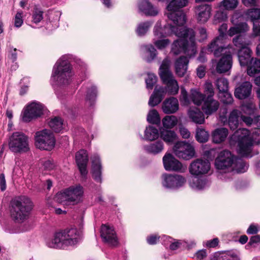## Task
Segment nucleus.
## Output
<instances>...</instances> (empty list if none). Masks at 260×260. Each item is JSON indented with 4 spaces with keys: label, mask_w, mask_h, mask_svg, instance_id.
I'll use <instances>...</instances> for the list:
<instances>
[{
    "label": "nucleus",
    "mask_w": 260,
    "mask_h": 260,
    "mask_svg": "<svg viewBox=\"0 0 260 260\" xmlns=\"http://www.w3.org/2000/svg\"><path fill=\"white\" fill-rule=\"evenodd\" d=\"M228 34H220L209 45L208 51L213 52L215 57L221 56L217 63L216 70L218 73H222L229 71L232 67V54L234 52L233 48L230 45L225 47L224 43ZM232 37L235 34H228Z\"/></svg>",
    "instance_id": "1"
},
{
    "label": "nucleus",
    "mask_w": 260,
    "mask_h": 260,
    "mask_svg": "<svg viewBox=\"0 0 260 260\" xmlns=\"http://www.w3.org/2000/svg\"><path fill=\"white\" fill-rule=\"evenodd\" d=\"M188 0H171L167 6L170 12L167 14L168 18L173 24L168 23L164 26L165 32H195L193 29L183 26L186 22L185 15L179 9L185 7Z\"/></svg>",
    "instance_id": "2"
},
{
    "label": "nucleus",
    "mask_w": 260,
    "mask_h": 260,
    "mask_svg": "<svg viewBox=\"0 0 260 260\" xmlns=\"http://www.w3.org/2000/svg\"><path fill=\"white\" fill-rule=\"evenodd\" d=\"M232 138L237 142L238 153L242 156H249L253 143L260 142V128H255L251 132L246 128H240L234 133Z\"/></svg>",
    "instance_id": "3"
},
{
    "label": "nucleus",
    "mask_w": 260,
    "mask_h": 260,
    "mask_svg": "<svg viewBox=\"0 0 260 260\" xmlns=\"http://www.w3.org/2000/svg\"><path fill=\"white\" fill-rule=\"evenodd\" d=\"M33 208V203L26 196H21L11 200L9 211L11 218L15 222L22 223L26 220Z\"/></svg>",
    "instance_id": "4"
},
{
    "label": "nucleus",
    "mask_w": 260,
    "mask_h": 260,
    "mask_svg": "<svg viewBox=\"0 0 260 260\" xmlns=\"http://www.w3.org/2000/svg\"><path fill=\"white\" fill-rule=\"evenodd\" d=\"M175 34L179 38L173 42L171 52L175 55H178L183 52L190 57L194 56L197 53L196 34Z\"/></svg>",
    "instance_id": "5"
},
{
    "label": "nucleus",
    "mask_w": 260,
    "mask_h": 260,
    "mask_svg": "<svg viewBox=\"0 0 260 260\" xmlns=\"http://www.w3.org/2000/svg\"><path fill=\"white\" fill-rule=\"evenodd\" d=\"M73 75L70 61L66 56H63L54 66L51 79L58 85H66L71 83Z\"/></svg>",
    "instance_id": "6"
},
{
    "label": "nucleus",
    "mask_w": 260,
    "mask_h": 260,
    "mask_svg": "<svg viewBox=\"0 0 260 260\" xmlns=\"http://www.w3.org/2000/svg\"><path fill=\"white\" fill-rule=\"evenodd\" d=\"M80 232L76 228L66 229L56 233L53 239L48 243L49 247L54 248H61L63 245H74L79 240Z\"/></svg>",
    "instance_id": "7"
},
{
    "label": "nucleus",
    "mask_w": 260,
    "mask_h": 260,
    "mask_svg": "<svg viewBox=\"0 0 260 260\" xmlns=\"http://www.w3.org/2000/svg\"><path fill=\"white\" fill-rule=\"evenodd\" d=\"M159 75L162 83L167 86L169 94H176L179 90V86L170 70V61L168 58L163 60L159 67Z\"/></svg>",
    "instance_id": "8"
},
{
    "label": "nucleus",
    "mask_w": 260,
    "mask_h": 260,
    "mask_svg": "<svg viewBox=\"0 0 260 260\" xmlns=\"http://www.w3.org/2000/svg\"><path fill=\"white\" fill-rule=\"evenodd\" d=\"M8 146L14 153L26 152L29 150L28 137L22 132H14L9 138Z\"/></svg>",
    "instance_id": "9"
},
{
    "label": "nucleus",
    "mask_w": 260,
    "mask_h": 260,
    "mask_svg": "<svg viewBox=\"0 0 260 260\" xmlns=\"http://www.w3.org/2000/svg\"><path fill=\"white\" fill-rule=\"evenodd\" d=\"M35 140L36 147L40 149L50 151L55 146V137L49 129H44L36 132Z\"/></svg>",
    "instance_id": "10"
},
{
    "label": "nucleus",
    "mask_w": 260,
    "mask_h": 260,
    "mask_svg": "<svg viewBox=\"0 0 260 260\" xmlns=\"http://www.w3.org/2000/svg\"><path fill=\"white\" fill-rule=\"evenodd\" d=\"M204 92L207 96L202 105V108L206 115H210L217 111L219 107V103L213 98L214 91L211 83H205Z\"/></svg>",
    "instance_id": "11"
},
{
    "label": "nucleus",
    "mask_w": 260,
    "mask_h": 260,
    "mask_svg": "<svg viewBox=\"0 0 260 260\" xmlns=\"http://www.w3.org/2000/svg\"><path fill=\"white\" fill-rule=\"evenodd\" d=\"M234 155L228 150L221 151L215 160L216 168L222 173L232 172Z\"/></svg>",
    "instance_id": "12"
},
{
    "label": "nucleus",
    "mask_w": 260,
    "mask_h": 260,
    "mask_svg": "<svg viewBox=\"0 0 260 260\" xmlns=\"http://www.w3.org/2000/svg\"><path fill=\"white\" fill-rule=\"evenodd\" d=\"M175 154L180 158L189 160L195 155L194 147L185 141H179L175 143L173 147Z\"/></svg>",
    "instance_id": "13"
},
{
    "label": "nucleus",
    "mask_w": 260,
    "mask_h": 260,
    "mask_svg": "<svg viewBox=\"0 0 260 260\" xmlns=\"http://www.w3.org/2000/svg\"><path fill=\"white\" fill-rule=\"evenodd\" d=\"M83 188L80 185L71 186L63 192L65 200L73 205L77 204L81 200L83 194Z\"/></svg>",
    "instance_id": "14"
},
{
    "label": "nucleus",
    "mask_w": 260,
    "mask_h": 260,
    "mask_svg": "<svg viewBox=\"0 0 260 260\" xmlns=\"http://www.w3.org/2000/svg\"><path fill=\"white\" fill-rule=\"evenodd\" d=\"M43 106L40 103L33 102L28 105L25 109L22 120L27 122L32 119L40 117L43 113Z\"/></svg>",
    "instance_id": "15"
},
{
    "label": "nucleus",
    "mask_w": 260,
    "mask_h": 260,
    "mask_svg": "<svg viewBox=\"0 0 260 260\" xmlns=\"http://www.w3.org/2000/svg\"><path fill=\"white\" fill-rule=\"evenodd\" d=\"M210 169V163L207 159L197 158L189 166V172L193 175L199 176L205 174Z\"/></svg>",
    "instance_id": "16"
},
{
    "label": "nucleus",
    "mask_w": 260,
    "mask_h": 260,
    "mask_svg": "<svg viewBox=\"0 0 260 260\" xmlns=\"http://www.w3.org/2000/svg\"><path fill=\"white\" fill-rule=\"evenodd\" d=\"M101 236L103 241L111 246H116L118 244L117 237L112 227L103 224L101 229Z\"/></svg>",
    "instance_id": "17"
},
{
    "label": "nucleus",
    "mask_w": 260,
    "mask_h": 260,
    "mask_svg": "<svg viewBox=\"0 0 260 260\" xmlns=\"http://www.w3.org/2000/svg\"><path fill=\"white\" fill-rule=\"evenodd\" d=\"M162 178L163 186L169 188H179L182 186L186 182L185 178L180 175L164 174Z\"/></svg>",
    "instance_id": "18"
},
{
    "label": "nucleus",
    "mask_w": 260,
    "mask_h": 260,
    "mask_svg": "<svg viewBox=\"0 0 260 260\" xmlns=\"http://www.w3.org/2000/svg\"><path fill=\"white\" fill-rule=\"evenodd\" d=\"M88 160V154L86 150L82 149L76 153V162L81 175L84 177L87 174L86 168Z\"/></svg>",
    "instance_id": "19"
},
{
    "label": "nucleus",
    "mask_w": 260,
    "mask_h": 260,
    "mask_svg": "<svg viewBox=\"0 0 260 260\" xmlns=\"http://www.w3.org/2000/svg\"><path fill=\"white\" fill-rule=\"evenodd\" d=\"M162 161L167 171H179L182 167L181 163L171 153H166L162 158Z\"/></svg>",
    "instance_id": "20"
},
{
    "label": "nucleus",
    "mask_w": 260,
    "mask_h": 260,
    "mask_svg": "<svg viewBox=\"0 0 260 260\" xmlns=\"http://www.w3.org/2000/svg\"><path fill=\"white\" fill-rule=\"evenodd\" d=\"M92 161V176L97 182H102V165L100 157L97 154L91 157Z\"/></svg>",
    "instance_id": "21"
},
{
    "label": "nucleus",
    "mask_w": 260,
    "mask_h": 260,
    "mask_svg": "<svg viewBox=\"0 0 260 260\" xmlns=\"http://www.w3.org/2000/svg\"><path fill=\"white\" fill-rule=\"evenodd\" d=\"M179 109L178 100L174 97L166 99L162 104V110L165 114H173Z\"/></svg>",
    "instance_id": "22"
},
{
    "label": "nucleus",
    "mask_w": 260,
    "mask_h": 260,
    "mask_svg": "<svg viewBox=\"0 0 260 260\" xmlns=\"http://www.w3.org/2000/svg\"><path fill=\"white\" fill-rule=\"evenodd\" d=\"M251 89V84L249 82H244L235 89V96L238 99H245L250 95Z\"/></svg>",
    "instance_id": "23"
},
{
    "label": "nucleus",
    "mask_w": 260,
    "mask_h": 260,
    "mask_svg": "<svg viewBox=\"0 0 260 260\" xmlns=\"http://www.w3.org/2000/svg\"><path fill=\"white\" fill-rule=\"evenodd\" d=\"M249 26L246 22H240L235 26L231 27L228 32H246L249 31ZM228 24L223 23L218 28V32H227Z\"/></svg>",
    "instance_id": "24"
},
{
    "label": "nucleus",
    "mask_w": 260,
    "mask_h": 260,
    "mask_svg": "<svg viewBox=\"0 0 260 260\" xmlns=\"http://www.w3.org/2000/svg\"><path fill=\"white\" fill-rule=\"evenodd\" d=\"M138 6L140 10L147 16H155L158 14L157 8L148 0H140Z\"/></svg>",
    "instance_id": "25"
},
{
    "label": "nucleus",
    "mask_w": 260,
    "mask_h": 260,
    "mask_svg": "<svg viewBox=\"0 0 260 260\" xmlns=\"http://www.w3.org/2000/svg\"><path fill=\"white\" fill-rule=\"evenodd\" d=\"M198 20L201 23L206 22L210 16L211 7L208 4L201 5L196 8Z\"/></svg>",
    "instance_id": "26"
},
{
    "label": "nucleus",
    "mask_w": 260,
    "mask_h": 260,
    "mask_svg": "<svg viewBox=\"0 0 260 260\" xmlns=\"http://www.w3.org/2000/svg\"><path fill=\"white\" fill-rule=\"evenodd\" d=\"M189 60L184 56H181L175 61V68L176 74L179 77H183L186 73Z\"/></svg>",
    "instance_id": "27"
},
{
    "label": "nucleus",
    "mask_w": 260,
    "mask_h": 260,
    "mask_svg": "<svg viewBox=\"0 0 260 260\" xmlns=\"http://www.w3.org/2000/svg\"><path fill=\"white\" fill-rule=\"evenodd\" d=\"M247 15L253 22V32H260V8L249 9Z\"/></svg>",
    "instance_id": "28"
},
{
    "label": "nucleus",
    "mask_w": 260,
    "mask_h": 260,
    "mask_svg": "<svg viewBox=\"0 0 260 260\" xmlns=\"http://www.w3.org/2000/svg\"><path fill=\"white\" fill-rule=\"evenodd\" d=\"M252 51L249 47H242L238 52L239 63L241 66H247L251 59Z\"/></svg>",
    "instance_id": "29"
},
{
    "label": "nucleus",
    "mask_w": 260,
    "mask_h": 260,
    "mask_svg": "<svg viewBox=\"0 0 260 260\" xmlns=\"http://www.w3.org/2000/svg\"><path fill=\"white\" fill-rule=\"evenodd\" d=\"M165 89L162 87H155L153 93L150 97L148 105L150 107H154L159 104L162 101Z\"/></svg>",
    "instance_id": "30"
},
{
    "label": "nucleus",
    "mask_w": 260,
    "mask_h": 260,
    "mask_svg": "<svg viewBox=\"0 0 260 260\" xmlns=\"http://www.w3.org/2000/svg\"><path fill=\"white\" fill-rule=\"evenodd\" d=\"M189 118L194 123L202 124L205 122V117L203 113L200 109L192 107L190 108L188 112Z\"/></svg>",
    "instance_id": "31"
},
{
    "label": "nucleus",
    "mask_w": 260,
    "mask_h": 260,
    "mask_svg": "<svg viewBox=\"0 0 260 260\" xmlns=\"http://www.w3.org/2000/svg\"><path fill=\"white\" fill-rule=\"evenodd\" d=\"M229 134L227 128L224 127L217 128L212 134V141L214 143L219 144L223 142Z\"/></svg>",
    "instance_id": "32"
},
{
    "label": "nucleus",
    "mask_w": 260,
    "mask_h": 260,
    "mask_svg": "<svg viewBox=\"0 0 260 260\" xmlns=\"http://www.w3.org/2000/svg\"><path fill=\"white\" fill-rule=\"evenodd\" d=\"M207 96V94L205 92L203 94L197 89H192L189 96L190 101L191 100L195 105L200 106L203 104Z\"/></svg>",
    "instance_id": "33"
},
{
    "label": "nucleus",
    "mask_w": 260,
    "mask_h": 260,
    "mask_svg": "<svg viewBox=\"0 0 260 260\" xmlns=\"http://www.w3.org/2000/svg\"><path fill=\"white\" fill-rule=\"evenodd\" d=\"M241 112L236 109L233 110L230 114L228 123L230 129L232 131L236 129L239 126V118Z\"/></svg>",
    "instance_id": "34"
},
{
    "label": "nucleus",
    "mask_w": 260,
    "mask_h": 260,
    "mask_svg": "<svg viewBox=\"0 0 260 260\" xmlns=\"http://www.w3.org/2000/svg\"><path fill=\"white\" fill-rule=\"evenodd\" d=\"M248 169V165L241 158H238L234 156V161L233 166H232V172H235L237 173H242L245 172Z\"/></svg>",
    "instance_id": "35"
},
{
    "label": "nucleus",
    "mask_w": 260,
    "mask_h": 260,
    "mask_svg": "<svg viewBox=\"0 0 260 260\" xmlns=\"http://www.w3.org/2000/svg\"><path fill=\"white\" fill-rule=\"evenodd\" d=\"M235 38H233V43L238 48L248 47L250 44V41L246 36V34H238Z\"/></svg>",
    "instance_id": "36"
},
{
    "label": "nucleus",
    "mask_w": 260,
    "mask_h": 260,
    "mask_svg": "<svg viewBox=\"0 0 260 260\" xmlns=\"http://www.w3.org/2000/svg\"><path fill=\"white\" fill-rule=\"evenodd\" d=\"M145 150L149 153L156 154L160 153L164 149L163 143L158 141L155 143L144 146Z\"/></svg>",
    "instance_id": "37"
},
{
    "label": "nucleus",
    "mask_w": 260,
    "mask_h": 260,
    "mask_svg": "<svg viewBox=\"0 0 260 260\" xmlns=\"http://www.w3.org/2000/svg\"><path fill=\"white\" fill-rule=\"evenodd\" d=\"M247 74L253 76L260 72V60L257 58H252L249 62L247 67Z\"/></svg>",
    "instance_id": "38"
},
{
    "label": "nucleus",
    "mask_w": 260,
    "mask_h": 260,
    "mask_svg": "<svg viewBox=\"0 0 260 260\" xmlns=\"http://www.w3.org/2000/svg\"><path fill=\"white\" fill-rule=\"evenodd\" d=\"M160 138L167 143H173L177 139L176 134L173 131L162 129L160 133Z\"/></svg>",
    "instance_id": "39"
},
{
    "label": "nucleus",
    "mask_w": 260,
    "mask_h": 260,
    "mask_svg": "<svg viewBox=\"0 0 260 260\" xmlns=\"http://www.w3.org/2000/svg\"><path fill=\"white\" fill-rule=\"evenodd\" d=\"M63 121L61 118L55 116L48 121V125L52 131L55 133L60 132L63 128Z\"/></svg>",
    "instance_id": "40"
},
{
    "label": "nucleus",
    "mask_w": 260,
    "mask_h": 260,
    "mask_svg": "<svg viewBox=\"0 0 260 260\" xmlns=\"http://www.w3.org/2000/svg\"><path fill=\"white\" fill-rule=\"evenodd\" d=\"M159 137L158 129L154 126H149L145 131L144 138L146 140L154 141Z\"/></svg>",
    "instance_id": "41"
},
{
    "label": "nucleus",
    "mask_w": 260,
    "mask_h": 260,
    "mask_svg": "<svg viewBox=\"0 0 260 260\" xmlns=\"http://www.w3.org/2000/svg\"><path fill=\"white\" fill-rule=\"evenodd\" d=\"M238 5V0H223L219 3V7L228 11H232L236 9Z\"/></svg>",
    "instance_id": "42"
},
{
    "label": "nucleus",
    "mask_w": 260,
    "mask_h": 260,
    "mask_svg": "<svg viewBox=\"0 0 260 260\" xmlns=\"http://www.w3.org/2000/svg\"><path fill=\"white\" fill-rule=\"evenodd\" d=\"M162 122L164 127L171 128L177 124L178 120L175 116H166L162 119Z\"/></svg>",
    "instance_id": "43"
},
{
    "label": "nucleus",
    "mask_w": 260,
    "mask_h": 260,
    "mask_svg": "<svg viewBox=\"0 0 260 260\" xmlns=\"http://www.w3.org/2000/svg\"><path fill=\"white\" fill-rule=\"evenodd\" d=\"M97 95V89L95 86H91L90 88H88L87 94L86 96V100L87 102H89L90 106H92L96 98Z\"/></svg>",
    "instance_id": "44"
},
{
    "label": "nucleus",
    "mask_w": 260,
    "mask_h": 260,
    "mask_svg": "<svg viewBox=\"0 0 260 260\" xmlns=\"http://www.w3.org/2000/svg\"><path fill=\"white\" fill-rule=\"evenodd\" d=\"M209 133L203 128H198L196 131V138L200 143H205L209 139Z\"/></svg>",
    "instance_id": "45"
},
{
    "label": "nucleus",
    "mask_w": 260,
    "mask_h": 260,
    "mask_svg": "<svg viewBox=\"0 0 260 260\" xmlns=\"http://www.w3.org/2000/svg\"><path fill=\"white\" fill-rule=\"evenodd\" d=\"M143 47L145 49L147 53L149 54V56L145 58L148 62H150L154 59L157 55V51L152 45H144Z\"/></svg>",
    "instance_id": "46"
},
{
    "label": "nucleus",
    "mask_w": 260,
    "mask_h": 260,
    "mask_svg": "<svg viewBox=\"0 0 260 260\" xmlns=\"http://www.w3.org/2000/svg\"><path fill=\"white\" fill-rule=\"evenodd\" d=\"M216 85L219 92L228 91L229 82L224 78H220L216 80Z\"/></svg>",
    "instance_id": "47"
},
{
    "label": "nucleus",
    "mask_w": 260,
    "mask_h": 260,
    "mask_svg": "<svg viewBox=\"0 0 260 260\" xmlns=\"http://www.w3.org/2000/svg\"><path fill=\"white\" fill-rule=\"evenodd\" d=\"M147 119L149 123L152 124H157L160 121L159 114L155 109H152L149 111Z\"/></svg>",
    "instance_id": "48"
},
{
    "label": "nucleus",
    "mask_w": 260,
    "mask_h": 260,
    "mask_svg": "<svg viewBox=\"0 0 260 260\" xmlns=\"http://www.w3.org/2000/svg\"><path fill=\"white\" fill-rule=\"evenodd\" d=\"M219 9L218 11H217L214 15V21L215 23L224 21L228 18L226 10L220 8Z\"/></svg>",
    "instance_id": "49"
},
{
    "label": "nucleus",
    "mask_w": 260,
    "mask_h": 260,
    "mask_svg": "<svg viewBox=\"0 0 260 260\" xmlns=\"http://www.w3.org/2000/svg\"><path fill=\"white\" fill-rule=\"evenodd\" d=\"M242 110L247 115L255 116V113L257 109L255 105L248 103L242 106Z\"/></svg>",
    "instance_id": "50"
},
{
    "label": "nucleus",
    "mask_w": 260,
    "mask_h": 260,
    "mask_svg": "<svg viewBox=\"0 0 260 260\" xmlns=\"http://www.w3.org/2000/svg\"><path fill=\"white\" fill-rule=\"evenodd\" d=\"M210 260H239L237 256H233L226 254L215 253Z\"/></svg>",
    "instance_id": "51"
},
{
    "label": "nucleus",
    "mask_w": 260,
    "mask_h": 260,
    "mask_svg": "<svg viewBox=\"0 0 260 260\" xmlns=\"http://www.w3.org/2000/svg\"><path fill=\"white\" fill-rule=\"evenodd\" d=\"M157 76L154 74L149 73L147 78L145 79L146 87L148 89H152L157 82Z\"/></svg>",
    "instance_id": "52"
},
{
    "label": "nucleus",
    "mask_w": 260,
    "mask_h": 260,
    "mask_svg": "<svg viewBox=\"0 0 260 260\" xmlns=\"http://www.w3.org/2000/svg\"><path fill=\"white\" fill-rule=\"evenodd\" d=\"M221 95H219V96L221 97L220 101L224 104L229 105L233 103V98L231 93L227 91H224L222 92H219Z\"/></svg>",
    "instance_id": "53"
},
{
    "label": "nucleus",
    "mask_w": 260,
    "mask_h": 260,
    "mask_svg": "<svg viewBox=\"0 0 260 260\" xmlns=\"http://www.w3.org/2000/svg\"><path fill=\"white\" fill-rule=\"evenodd\" d=\"M152 26V23L149 21L143 22L139 23L137 27V32H146Z\"/></svg>",
    "instance_id": "54"
},
{
    "label": "nucleus",
    "mask_w": 260,
    "mask_h": 260,
    "mask_svg": "<svg viewBox=\"0 0 260 260\" xmlns=\"http://www.w3.org/2000/svg\"><path fill=\"white\" fill-rule=\"evenodd\" d=\"M43 11L38 8L35 9L32 16L34 22L35 23L40 22L43 18Z\"/></svg>",
    "instance_id": "55"
},
{
    "label": "nucleus",
    "mask_w": 260,
    "mask_h": 260,
    "mask_svg": "<svg viewBox=\"0 0 260 260\" xmlns=\"http://www.w3.org/2000/svg\"><path fill=\"white\" fill-rule=\"evenodd\" d=\"M61 13L59 11H49L48 13V18L50 21L57 22L59 19Z\"/></svg>",
    "instance_id": "56"
},
{
    "label": "nucleus",
    "mask_w": 260,
    "mask_h": 260,
    "mask_svg": "<svg viewBox=\"0 0 260 260\" xmlns=\"http://www.w3.org/2000/svg\"><path fill=\"white\" fill-rule=\"evenodd\" d=\"M170 43L168 39H161L155 41L154 44L158 49H161L165 48Z\"/></svg>",
    "instance_id": "57"
},
{
    "label": "nucleus",
    "mask_w": 260,
    "mask_h": 260,
    "mask_svg": "<svg viewBox=\"0 0 260 260\" xmlns=\"http://www.w3.org/2000/svg\"><path fill=\"white\" fill-rule=\"evenodd\" d=\"M22 14L23 13L22 12H18L15 15L14 18V25L16 27H20L23 23Z\"/></svg>",
    "instance_id": "58"
},
{
    "label": "nucleus",
    "mask_w": 260,
    "mask_h": 260,
    "mask_svg": "<svg viewBox=\"0 0 260 260\" xmlns=\"http://www.w3.org/2000/svg\"><path fill=\"white\" fill-rule=\"evenodd\" d=\"M241 120L244 122L247 126H250L252 124L254 125V117L252 118L250 116H247L241 115L240 116Z\"/></svg>",
    "instance_id": "59"
},
{
    "label": "nucleus",
    "mask_w": 260,
    "mask_h": 260,
    "mask_svg": "<svg viewBox=\"0 0 260 260\" xmlns=\"http://www.w3.org/2000/svg\"><path fill=\"white\" fill-rule=\"evenodd\" d=\"M260 242V236L259 235H255L252 236L250 240L248 243V244L246 246L247 247L249 246H255L254 245V244H257Z\"/></svg>",
    "instance_id": "60"
},
{
    "label": "nucleus",
    "mask_w": 260,
    "mask_h": 260,
    "mask_svg": "<svg viewBox=\"0 0 260 260\" xmlns=\"http://www.w3.org/2000/svg\"><path fill=\"white\" fill-rule=\"evenodd\" d=\"M179 132L180 133V135L184 139H188L189 138L190 133L189 132V131L185 127L183 126H180L179 127Z\"/></svg>",
    "instance_id": "61"
},
{
    "label": "nucleus",
    "mask_w": 260,
    "mask_h": 260,
    "mask_svg": "<svg viewBox=\"0 0 260 260\" xmlns=\"http://www.w3.org/2000/svg\"><path fill=\"white\" fill-rule=\"evenodd\" d=\"M181 94L182 100L184 101L185 104H189L190 103V98L188 97L187 92L184 88H181Z\"/></svg>",
    "instance_id": "62"
},
{
    "label": "nucleus",
    "mask_w": 260,
    "mask_h": 260,
    "mask_svg": "<svg viewBox=\"0 0 260 260\" xmlns=\"http://www.w3.org/2000/svg\"><path fill=\"white\" fill-rule=\"evenodd\" d=\"M159 237L156 235H151L147 238V242L150 245H154L157 243Z\"/></svg>",
    "instance_id": "63"
},
{
    "label": "nucleus",
    "mask_w": 260,
    "mask_h": 260,
    "mask_svg": "<svg viewBox=\"0 0 260 260\" xmlns=\"http://www.w3.org/2000/svg\"><path fill=\"white\" fill-rule=\"evenodd\" d=\"M0 186L1 190L4 191L6 189V181L5 179V176L4 174L2 173L0 175Z\"/></svg>",
    "instance_id": "64"
}]
</instances>
